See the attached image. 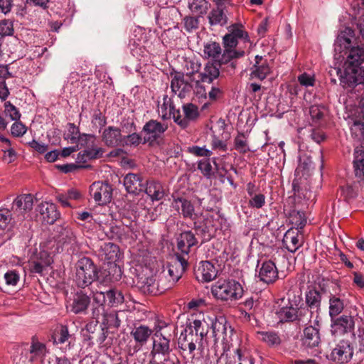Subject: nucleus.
<instances>
[{
	"label": "nucleus",
	"mask_w": 364,
	"mask_h": 364,
	"mask_svg": "<svg viewBox=\"0 0 364 364\" xmlns=\"http://www.w3.org/2000/svg\"><path fill=\"white\" fill-rule=\"evenodd\" d=\"M354 36V31L346 27L338 35L334 50L345 55L336 70L340 86L347 93L359 97L364 93V45L353 43Z\"/></svg>",
	"instance_id": "f257e3e1"
},
{
	"label": "nucleus",
	"mask_w": 364,
	"mask_h": 364,
	"mask_svg": "<svg viewBox=\"0 0 364 364\" xmlns=\"http://www.w3.org/2000/svg\"><path fill=\"white\" fill-rule=\"evenodd\" d=\"M211 292L217 299L232 301L240 299L244 290L240 283L235 279H220L212 285Z\"/></svg>",
	"instance_id": "f03ea898"
},
{
	"label": "nucleus",
	"mask_w": 364,
	"mask_h": 364,
	"mask_svg": "<svg viewBox=\"0 0 364 364\" xmlns=\"http://www.w3.org/2000/svg\"><path fill=\"white\" fill-rule=\"evenodd\" d=\"M99 279L97 268L90 258L83 257L77 262L74 281L79 288L84 289Z\"/></svg>",
	"instance_id": "7ed1b4c3"
},
{
	"label": "nucleus",
	"mask_w": 364,
	"mask_h": 364,
	"mask_svg": "<svg viewBox=\"0 0 364 364\" xmlns=\"http://www.w3.org/2000/svg\"><path fill=\"white\" fill-rule=\"evenodd\" d=\"M108 331L101 326H98L97 321L88 322L81 331L82 341L87 346L92 347L95 344L100 346L107 345L105 341Z\"/></svg>",
	"instance_id": "20e7f679"
},
{
	"label": "nucleus",
	"mask_w": 364,
	"mask_h": 364,
	"mask_svg": "<svg viewBox=\"0 0 364 364\" xmlns=\"http://www.w3.org/2000/svg\"><path fill=\"white\" fill-rule=\"evenodd\" d=\"M167 129V126L156 119H150L146 122L143 128L144 144L148 143L150 146L158 143L162 138L164 133Z\"/></svg>",
	"instance_id": "39448f33"
},
{
	"label": "nucleus",
	"mask_w": 364,
	"mask_h": 364,
	"mask_svg": "<svg viewBox=\"0 0 364 364\" xmlns=\"http://www.w3.org/2000/svg\"><path fill=\"white\" fill-rule=\"evenodd\" d=\"M52 235L58 247L68 245H73L77 242V237L73 228L66 223L56 225L53 228Z\"/></svg>",
	"instance_id": "423d86ee"
},
{
	"label": "nucleus",
	"mask_w": 364,
	"mask_h": 364,
	"mask_svg": "<svg viewBox=\"0 0 364 364\" xmlns=\"http://www.w3.org/2000/svg\"><path fill=\"white\" fill-rule=\"evenodd\" d=\"M33 206V197L31 194L20 195L13 202L12 213L17 218L18 221L23 220L29 217Z\"/></svg>",
	"instance_id": "0eeeda50"
},
{
	"label": "nucleus",
	"mask_w": 364,
	"mask_h": 364,
	"mask_svg": "<svg viewBox=\"0 0 364 364\" xmlns=\"http://www.w3.org/2000/svg\"><path fill=\"white\" fill-rule=\"evenodd\" d=\"M245 53L244 50H224L220 58L217 60L219 68H221L223 71L230 75H233L237 66V60L242 58Z\"/></svg>",
	"instance_id": "6e6552de"
},
{
	"label": "nucleus",
	"mask_w": 364,
	"mask_h": 364,
	"mask_svg": "<svg viewBox=\"0 0 364 364\" xmlns=\"http://www.w3.org/2000/svg\"><path fill=\"white\" fill-rule=\"evenodd\" d=\"M242 40L244 43L249 42L247 33L242 29V26L232 25L230 27L229 33L224 36L223 38L225 50H237L235 47L238 43V40Z\"/></svg>",
	"instance_id": "1a4fd4ad"
},
{
	"label": "nucleus",
	"mask_w": 364,
	"mask_h": 364,
	"mask_svg": "<svg viewBox=\"0 0 364 364\" xmlns=\"http://www.w3.org/2000/svg\"><path fill=\"white\" fill-rule=\"evenodd\" d=\"M90 194L100 205L109 203L112 198V188L106 183L94 182L90 188Z\"/></svg>",
	"instance_id": "9d476101"
},
{
	"label": "nucleus",
	"mask_w": 364,
	"mask_h": 364,
	"mask_svg": "<svg viewBox=\"0 0 364 364\" xmlns=\"http://www.w3.org/2000/svg\"><path fill=\"white\" fill-rule=\"evenodd\" d=\"M353 355V348L348 341L342 340L335 347L329 355H326L328 360L338 364L348 363Z\"/></svg>",
	"instance_id": "9b49d317"
},
{
	"label": "nucleus",
	"mask_w": 364,
	"mask_h": 364,
	"mask_svg": "<svg viewBox=\"0 0 364 364\" xmlns=\"http://www.w3.org/2000/svg\"><path fill=\"white\" fill-rule=\"evenodd\" d=\"M324 292V288L316 285L308 286L305 291V304L317 314L321 311V300Z\"/></svg>",
	"instance_id": "f8f14e48"
},
{
	"label": "nucleus",
	"mask_w": 364,
	"mask_h": 364,
	"mask_svg": "<svg viewBox=\"0 0 364 364\" xmlns=\"http://www.w3.org/2000/svg\"><path fill=\"white\" fill-rule=\"evenodd\" d=\"M331 321V331L336 336L351 333L353 331L355 323L353 318L350 316L343 315Z\"/></svg>",
	"instance_id": "ddd939ff"
},
{
	"label": "nucleus",
	"mask_w": 364,
	"mask_h": 364,
	"mask_svg": "<svg viewBox=\"0 0 364 364\" xmlns=\"http://www.w3.org/2000/svg\"><path fill=\"white\" fill-rule=\"evenodd\" d=\"M257 268H258L257 277L259 281L264 284H273L279 278L277 267L275 263L270 259L264 261L260 267L257 264Z\"/></svg>",
	"instance_id": "4468645a"
},
{
	"label": "nucleus",
	"mask_w": 364,
	"mask_h": 364,
	"mask_svg": "<svg viewBox=\"0 0 364 364\" xmlns=\"http://www.w3.org/2000/svg\"><path fill=\"white\" fill-rule=\"evenodd\" d=\"M183 115L179 109L174 116L173 121L183 128H186L190 122L196 120L199 116L198 108L193 103H187L183 105Z\"/></svg>",
	"instance_id": "2eb2a0df"
},
{
	"label": "nucleus",
	"mask_w": 364,
	"mask_h": 364,
	"mask_svg": "<svg viewBox=\"0 0 364 364\" xmlns=\"http://www.w3.org/2000/svg\"><path fill=\"white\" fill-rule=\"evenodd\" d=\"M171 88L172 92L180 98L188 95L192 90L193 85L185 80L184 75L181 73H171Z\"/></svg>",
	"instance_id": "dca6fc26"
},
{
	"label": "nucleus",
	"mask_w": 364,
	"mask_h": 364,
	"mask_svg": "<svg viewBox=\"0 0 364 364\" xmlns=\"http://www.w3.org/2000/svg\"><path fill=\"white\" fill-rule=\"evenodd\" d=\"M145 181L141 173H129L124 177L123 184L129 193L139 195L143 193Z\"/></svg>",
	"instance_id": "f3484780"
},
{
	"label": "nucleus",
	"mask_w": 364,
	"mask_h": 364,
	"mask_svg": "<svg viewBox=\"0 0 364 364\" xmlns=\"http://www.w3.org/2000/svg\"><path fill=\"white\" fill-rule=\"evenodd\" d=\"M121 256L118 245L112 242L103 243L98 250V257L102 261L114 264Z\"/></svg>",
	"instance_id": "a211bd4d"
},
{
	"label": "nucleus",
	"mask_w": 364,
	"mask_h": 364,
	"mask_svg": "<svg viewBox=\"0 0 364 364\" xmlns=\"http://www.w3.org/2000/svg\"><path fill=\"white\" fill-rule=\"evenodd\" d=\"M153 341V348L151 354L162 355L164 357L168 356L171 351L170 346L171 336L169 337L166 336L164 333H154Z\"/></svg>",
	"instance_id": "6ab92c4d"
},
{
	"label": "nucleus",
	"mask_w": 364,
	"mask_h": 364,
	"mask_svg": "<svg viewBox=\"0 0 364 364\" xmlns=\"http://www.w3.org/2000/svg\"><path fill=\"white\" fill-rule=\"evenodd\" d=\"M102 140L108 147L122 146L123 135L120 128L109 126L105 128L102 134Z\"/></svg>",
	"instance_id": "aec40b11"
},
{
	"label": "nucleus",
	"mask_w": 364,
	"mask_h": 364,
	"mask_svg": "<svg viewBox=\"0 0 364 364\" xmlns=\"http://www.w3.org/2000/svg\"><path fill=\"white\" fill-rule=\"evenodd\" d=\"M218 274V270L210 261H202L195 271L196 278L200 282H209L213 280Z\"/></svg>",
	"instance_id": "412c9836"
},
{
	"label": "nucleus",
	"mask_w": 364,
	"mask_h": 364,
	"mask_svg": "<svg viewBox=\"0 0 364 364\" xmlns=\"http://www.w3.org/2000/svg\"><path fill=\"white\" fill-rule=\"evenodd\" d=\"M282 242L288 251L295 252L303 245L301 230L289 229L284 235Z\"/></svg>",
	"instance_id": "4be33fe9"
},
{
	"label": "nucleus",
	"mask_w": 364,
	"mask_h": 364,
	"mask_svg": "<svg viewBox=\"0 0 364 364\" xmlns=\"http://www.w3.org/2000/svg\"><path fill=\"white\" fill-rule=\"evenodd\" d=\"M104 153L105 149L97 146L95 143L87 147H85L82 151L77 154L76 163L83 164L90 161L100 159L103 156Z\"/></svg>",
	"instance_id": "5701e85b"
},
{
	"label": "nucleus",
	"mask_w": 364,
	"mask_h": 364,
	"mask_svg": "<svg viewBox=\"0 0 364 364\" xmlns=\"http://www.w3.org/2000/svg\"><path fill=\"white\" fill-rule=\"evenodd\" d=\"M172 207L185 219H195V208L193 203L186 198L178 197L174 198Z\"/></svg>",
	"instance_id": "b1692460"
},
{
	"label": "nucleus",
	"mask_w": 364,
	"mask_h": 364,
	"mask_svg": "<svg viewBox=\"0 0 364 364\" xmlns=\"http://www.w3.org/2000/svg\"><path fill=\"white\" fill-rule=\"evenodd\" d=\"M197 244L198 240L191 230L182 232L177 237V249L186 256L188 255L191 248Z\"/></svg>",
	"instance_id": "393cba45"
},
{
	"label": "nucleus",
	"mask_w": 364,
	"mask_h": 364,
	"mask_svg": "<svg viewBox=\"0 0 364 364\" xmlns=\"http://www.w3.org/2000/svg\"><path fill=\"white\" fill-rule=\"evenodd\" d=\"M44 223L53 224L60 216L56 205L52 203H41L37 207Z\"/></svg>",
	"instance_id": "a878e982"
},
{
	"label": "nucleus",
	"mask_w": 364,
	"mask_h": 364,
	"mask_svg": "<svg viewBox=\"0 0 364 364\" xmlns=\"http://www.w3.org/2000/svg\"><path fill=\"white\" fill-rule=\"evenodd\" d=\"M220 75V68L218 61L208 62L203 69V72L199 73V80L196 81V84L199 86L200 82L211 83Z\"/></svg>",
	"instance_id": "bb28decb"
},
{
	"label": "nucleus",
	"mask_w": 364,
	"mask_h": 364,
	"mask_svg": "<svg viewBox=\"0 0 364 364\" xmlns=\"http://www.w3.org/2000/svg\"><path fill=\"white\" fill-rule=\"evenodd\" d=\"M90 298L82 291H77L70 304V311L75 314H86L90 304Z\"/></svg>",
	"instance_id": "cd10ccee"
},
{
	"label": "nucleus",
	"mask_w": 364,
	"mask_h": 364,
	"mask_svg": "<svg viewBox=\"0 0 364 364\" xmlns=\"http://www.w3.org/2000/svg\"><path fill=\"white\" fill-rule=\"evenodd\" d=\"M345 295L341 294H330L328 314L331 319H333L342 313L346 306Z\"/></svg>",
	"instance_id": "c85d7f7f"
},
{
	"label": "nucleus",
	"mask_w": 364,
	"mask_h": 364,
	"mask_svg": "<svg viewBox=\"0 0 364 364\" xmlns=\"http://www.w3.org/2000/svg\"><path fill=\"white\" fill-rule=\"evenodd\" d=\"M143 192L147 194L152 201L160 200L165 195L161 183L155 180H146Z\"/></svg>",
	"instance_id": "c756f323"
},
{
	"label": "nucleus",
	"mask_w": 364,
	"mask_h": 364,
	"mask_svg": "<svg viewBox=\"0 0 364 364\" xmlns=\"http://www.w3.org/2000/svg\"><path fill=\"white\" fill-rule=\"evenodd\" d=\"M351 136L358 141L364 140V116L355 115L348 121Z\"/></svg>",
	"instance_id": "7c9ffc66"
},
{
	"label": "nucleus",
	"mask_w": 364,
	"mask_h": 364,
	"mask_svg": "<svg viewBox=\"0 0 364 364\" xmlns=\"http://www.w3.org/2000/svg\"><path fill=\"white\" fill-rule=\"evenodd\" d=\"M353 168L355 177L364 181V146H358L354 149Z\"/></svg>",
	"instance_id": "2f4dec72"
},
{
	"label": "nucleus",
	"mask_w": 364,
	"mask_h": 364,
	"mask_svg": "<svg viewBox=\"0 0 364 364\" xmlns=\"http://www.w3.org/2000/svg\"><path fill=\"white\" fill-rule=\"evenodd\" d=\"M320 341L319 330L317 328L309 326L304 329L302 337L304 346L308 348H314L318 346Z\"/></svg>",
	"instance_id": "473e14b6"
},
{
	"label": "nucleus",
	"mask_w": 364,
	"mask_h": 364,
	"mask_svg": "<svg viewBox=\"0 0 364 364\" xmlns=\"http://www.w3.org/2000/svg\"><path fill=\"white\" fill-rule=\"evenodd\" d=\"M140 289L144 294L152 295L160 294L167 289L166 287H160L159 282L154 277L146 278L142 282Z\"/></svg>",
	"instance_id": "72a5a7b5"
},
{
	"label": "nucleus",
	"mask_w": 364,
	"mask_h": 364,
	"mask_svg": "<svg viewBox=\"0 0 364 364\" xmlns=\"http://www.w3.org/2000/svg\"><path fill=\"white\" fill-rule=\"evenodd\" d=\"M209 23L212 26H225L228 23V18L223 8L218 6L211 10L208 15Z\"/></svg>",
	"instance_id": "f704fd0d"
},
{
	"label": "nucleus",
	"mask_w": 364,
	"mask_h": 364,
	"mask_svg": "<svg viewBox=\"0 0 364 364\" xmlns=\"http://www.w3.org/2000/svg\"><path fill=\"white\" fill-rule=\"evenodd\" d=\"M52 338L55 344H64L68 343L70 345L72 335L69 333L67 326L60 325L53 332Z\"/></svg>",
	"instance_id": "c9c22d12"
},
{
	"label": "nucleus",
	"mask_w": 364,
	"mask_h": 364,
	"mask_svg": "<svg viewBox=\"0 0 364 364\" xmlns=\"http://www.w3.org/2000/svg\"><path fill=\"white\" fill-rule=\"evenodd\" d=\"M152 332L153 331L148 326L140 325L132 329L131 331V335L133 336L134 341L136 343H139L141 346H143L147 342Z\"/></svg>",
	"instance_id": "e433bc0d"
},
{
	"label": "nucleus",
	"mask_w": 364,
	"mask_h": 364,
	"mask_svg": "<svg viewBox=\"0 0 364 364\" xmlns=\"http://www.w3.org/2000/svg\"><path fill=\"white\" fill-rule=\"evenodd\" d=\"M184 272L185 271H183V267L180 264H173V262L170 263L168 265V274L170 277V280L168 282V285L166 287L167 289L171 288L181 278Z\"/></svg>",
	"instance_id": "4c0bfd02"
},
{
	"label": "nucleus",
	"mask_w": 364,
	"mask_h": 364,
	"mask_svg": "<svg viewBox=\"0 0 364 364\" xmlns=\"http://www.w3.org/2000/svg\"><path fill=\"white\" fill-rule=\"evenodd\" d=\"M276 314L281 323L293 322L296 320L295 307L292 304L280 308L277 311Z\"/></svg>",
	"instance_id": "58836bf2"
},
{
	"label": "nucleus",
	"mask_w": 364,
	"mask_h": 364,
	"mask_svg": "<svg viewBox=\"0 0 364 364\" xmlns=\"http://www.w3.org/2000/svg\"><path fill=\"white\" fill-rule=\"evenodd\" d=\"M30 353V361L33 362L38 358H42L46 351V345L39 342L34 337L32 338L31 345L28 350Z\"/></svg>",
	"instance_id": "ea45409f"
},
{
	"label": "nucleus",
	"mask_w": 364,
	"mask_h": 364,
	"mask_svg": "<svg viewBox=\"0 0 364 364\" xmlns=\"http://www.w3.org/2000/svg\"><path fill=\"white\" fill-rule=\"evenodd\" d=\"M200 341L196 338H193L192 336H186L181 333L178 340V347L183 350H188L190 354H192L196 348V343Z\"/></svg>",
	"instance_id": "a19ab883"
},
{
	"label": "nucleus",
	"mask_w": 364,
	"mask_h": 364,
	"mask_svg": "<svg viewBox=\"0 0 364 364\" xmlns=\"http://www.w3.org/2000/svg\"><path fill=\"white\" fill-rule=\"evenodd\" d=\"M259 338L270 347H277L282 343V338L275 331H259Z\"/></svg>",
	"instance_id": "79ce46f5"
},
{
	"label": "nucleus",
	"mask_w": 364,
	"mask_h": 364,
	"mask_svg": "<svg viewBox=\"0 0 364 364\" xmlns=\"http://www.w3.org/2000/svg\"><path fill=\"white\" fill-rule=\"evenodd\" d=\"M161 113L164 119L172 117L174 119V116L176 114L178 109H176L173 100L167 95L163 97V104L161 105Z\"/></svg>",
	"instance_id": "37998d69"
},
{
	"label": "nucleus",
	"mask_w": 364,
	"mask_h": 364,
	"mask_svg": "<svg viewBox=\"0 0 364 364\" xmlns=\"http://www.w3.org/2000/svg\"><path fill=\"white\" fill-rule=\"evenodd\" d=\"M289 219L290 223L295 226L296 230H301L306 224V218L302 211L291 210L289 213Z\"/></svg>",
	"instance_id": "c03bdc74"
},
{
	"label": "nucleus",
	"mask_w": 364,
	"mask_h": 364,
	"mask_svg": "<svg viewBox=\"0 0 364 364\" xmlns=\"http://www.w3.org/2000/svg\"><path fill=\"white\" fill-rule=\"evenodd\" d=\"M269 73L270 68L267 60H265L260 65L255 64L253 65L252 70L250 73V77L251 78H257L259 80H263Z\"/></svg>",
	"instance_id": "a18cd8bd"
},
{
	"label": "nucleus",
	"mask_w": 364,
	"mask_h": 364,
	"mask_svg": "<svg viewBox=\"0 0 364 364\" xmlns=\"http://www.w3.org/2000/svg\"><path fill=\"white\" fill-rule=\"evenodd\" d=\"M121 324V321L119 318L118 312L112 311L106 312L103 314L102 325L108 331L110 328H118Z\"/></svg>",
	"instance_id": "49530a36"
},
{
	"label": "nucleus",
	"mask_w": 364,
	"mask_h": 364,
	"mask_svg": "<svg viewBox=\"0 0 364 364\" xmlns=\"http://www.w3.org/2000/svg\"><path fill=\"white\" fill-rule=\"evenodd\" d=\"M210 3L207 0H191L188 2V8L193 13L200 16L207 13Z\"/></svg>",
	"instance_id": "de8ad7c7"
},
{
	"label": "nucleus",
	"mask_w": 364,
	"mask_h": 364,
	"mask_svg": "<svg viewBox=\"0 0 364 364\" xmlns=\"http://www.w3.org/2000/svg\"><path fill=\"white\" fill-rule=\"evenodd\" d=\"M221 47L218 43L208 42L204 45L203 53L206 58L215 59L221 54Z\"/></svg>",
	"instance_id": "09e8293b"
},
{
	"label": "nucleus",
	"mask_w": 364,
	"mask_h": 364,
	"mask_svg": "<svg viewBox=\"0 0 364 364\" xmlns=\"http://www.w3.org/2000/svg\"><path fill=\"white\" fill-rule=\"evenodd\" d=\"M193 330L195 331V338L202 342L203 338L207 336L208 332V324L205 321L195 319L192 321Z\"/></svg>",
	"instance_id": "8fccbe9b"
},
{
	"label": "nucleus",
	"mask_w": 364,
	"mask_h": 364,
	"mask_svg": "<svg viewBox=\"0 0 364 364\" xmlns=\"http://www.w3.org/2000/svg\"><path fill=\"white\" fill-rule=\"evenodd\" d=\"M144 144V136L134 132L131 134L123 136L122 146H134L136 147L139 144Z\"/></svg>",
	"instance_id": "3c124183"
},
{
	"label": "nucleus",
	"mask_w": 364,
	"mask_h": 364,
	"mask_svg": "<svg viewBox=\"0 0 364 364\" xmlns=\"http://www.w3.org/2000/svg\"><path fill=\"white\" fill-rule=\"evenodd\" d=\"M309 306L301 305L299 307H295V314H296V321L299 323H306L311 320L313 314L315 313L311 311Z\"/></svg>",
	"instance_id": "603ef678"
},
{
	"label": "nucleus",
	"mask_w": 364,
	"mask_h": 364,
	"mask_svg": "<svg viewBox=\"0 0 364 364\" xmlns=\"http://www.w3.org/2000/svg\"><path fill=\"white\" fill-rule=\"evenodd\" d=\"M105 294L106 300L108 301V304L110 306H117L122 304L124 301L122 293L116 289H111L107 291Z\"/></svg>",
	"instance_id": "864d4df0"
},
{
	"label": "nucleus",
	"mask_w": 364,
	"mask_h": 364,
	"mask_svg": "<svg viewBox=\"0 0 364 364\" xmlns=\"http://www.w3.org/2000/svg\"><path fill=\"white\" fill-rule=\"evenodd\" d=\"M228 322L223 316L215 317L212 321L211 328L213 336H217L218 333L226 335Z\"/></svg>",
	"instance_id": "5fc2aeb1"
},
{
	"label": "nucleus",
	"mask_w": 364,
	"mask_h": 364,
	"mask_svg": "<svg viewBox=\"0 0 364 364\" xmlns=\"http://www.w3.org/2000/svg\"><path fill=\"white\" fill-rule=\"evenodd\" d=\"M93 301L98 307L94 308L92 310V315L94 317H97L100 314V310L104 311V305L106 302V294L102 291H97L93 294Z\"/></svg>",
	"instance_id": "6e6d98bb"
},
{
	"label": "nucleus",
	"mask_w": 364,
	"mask_h": 364,
	"mask_svg": "<svg viewBox=\"0 0 364 364\" xmlns=\"http://www.w3.org/2000/svg\"><path fill=\"white\" fill-rule=\"evenodd\" d=\"M193 229L196 233L203 238L202 242L209 241L213 237V233L206 225L198 224L195 222Z\"/></svg>",
	"instance_id": "4d7b16f0"
},
{
	"label": "nucleus",
	"mask_w": 364,
	"mask_h": 364,
	"mask_svg": "<svg viewBox=\"0 0 364 364\" xmlns=\"http://www.w3.org/2000/svg\"><path fill=\"white\" fill-rule=\"evenodd\" d=\"M68 132L65 134V139L69 141L71 144H77V139L81 134L79 128L73 123L68 124Z\"/></svg>",
	"instance_id": "13d9d810"
},
{
	"label": "nucleus",
	"mask_w": 364,
	"mask_h": 364,
	"mask_svg": "<svg viewBox=\"0 0 364 364\" xmlns=\"http://www.w3.org/2000/svg\"><path fill=\"white\" fill-rule=\"evenodd\" d=\"M309 113L313 122L317 123L323 119L326 113V107L321 105H314L310 107Z\"/></svg>",
	"instance_id": "bf43d9fd"
},
{
	"label": "nucleus",
	"mask_w": 364,
	"mask_h": 364,
	"mask_svg": "<svg viewBox=\"0 0 364 364\" xmlns=\"http://www.w3.org/2000/svg\"><path fill=\"white\" fill-rule=\"evenodd\" d=\"M19 274L16 270H9L4 274V281H0L2 283V288L4 284L8 286H16L19 281Z\"/></svg>",
	"instance_id": "052dcab7"
},
{
	"label": "nucleus",
	"mask_w": 364,
	"mask_h": 364,
	"mask_svg": "<svg viewBox=\"0 0 364 364\" xmlns=\"http://www.w3.org/2000/svg\"><path fill=\"white\" fill-rule=\"evenodd\" d=\"M4 112L5 114L9 117L13 121H18L21 117V114L17 107L9 101L4 103Z\"/></svg>",
	"instance_id": "680f3d73"
},
{
	"label": "nucleus",
	"mask_w": 364,
	"mask_h": 364,
	"mask_svg": "<svg viewBox=\"0 0 364 364\" xmlns=\"http://www.w3.org/2000/svg\"><path fill=\"white\" fill-rule=\"evenodd\" d=\"M15 218L9 209H0V230H4L12 220L15 222Z\"/></svg>",
	"instance_id": "e2e57ef3"
},
{
	"label": "nucleus",
	"mask_w": 364,
	"mask_h": 364,
	"mask_svg": "<svg viewBox=\"0 0 364 364\" xmlns=\"http://www.w3.org/2000/svg\"><path fill=\"white\" fill-rule=\"evenodd\" d=\"M13 21L9 19H4L0 21V36H11L14 34Z\"/></svg>",
	"instance_id": "0e129e2a"
},
{
	"label": "nucleus",
	"mask_w": 364,
	"mask_h": 364,
	"mask_svg": "<svg viewBox=\"0 0 364 364\" xmlns=\"http://www.w3.org/2000/svg\"><path fill=\"white\" fill-rule=\"evenodd\" d=\"M265 199V196L262 193L255 194L254 196H251L248 204L251 208L259 209L264 205Z\"/></svg>",
	"instance_id": "69168bd1"
},
{
	"label": "nucleus",
	"mask_w": 364,
	"mask_h": 364,
	"mask_svg": "<svg viewBox=\"0 0 364 364\" xmlns=\"http://www.w3.org/2000/svg\"><path fill=\"white\" fill-rule=\"evenodd\" d=\"M235 148L240 153H246L247 151H249L247 141L244 134H241L235 137Z\"/></svg>",
	"instance_id": "338daca9"
},
{
	"label": "nucleus",
	"mask_w": 364,
	"mask_h": 364,
	"mask_svg": "<svg viewBox=\"0 0 364 364\" xmlns=\"http://www.w3.org/2000/svg\"><path fill=\"white\" fill-rule=\"evenodd\" d=\"M27 131L26 127L19 120L16 121L11 127V133L14 136L21 137L23 136Z\"/></svg>",
	"instance_id": "774afa93"
}]
</instances>
